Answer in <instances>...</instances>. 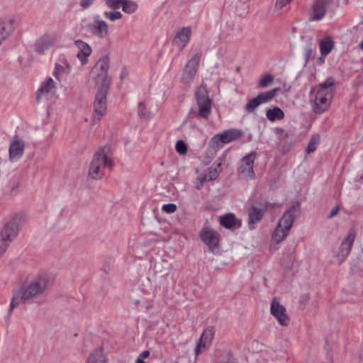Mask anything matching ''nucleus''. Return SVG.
<instances>
[{"label":"nucleus","mask_w":363,"mask_h":363,"mask_svg":"<svg viewBox=\"0 0 363 363\" xmlns=\"http://www.w3.org/2000/svg\"><path fill=\"white\" fill-rule=\"evenodd\" d=\"M313 54V50L312 48V38L308 40L307 44L304 47V57L305 63L307 64Z\"/></svg>","instance_id":"obj_32"},{"label":"nucleus","mask_w":363,"mask_h":363,"mask_svg":"<svg viewBox=\"0 0 363 363\" xmlns=\"http://www.w3.org/2000/svg\"><path fill=\"white\" fill-rule=\"evenodd\" d=\"M162 210L168 213H172L177 210V205L174 203H167L163 205Z\"/></svg>","instance_id":"obj_39"},{"label":"nucleus","mask_w":363,"mask_h":363,"mask_svg":"<svg viewBox=\"0 0 363 363\" xmlns=\"http://www.w3.org/2000/svg\"><path fill=\"white\" fill-rule=\"evenodd\" d=\"M359 48L363 50V40L360 43Z\"/></svg>","instance_id":"obj_48"},{"label":"nucleus","mask_w":363,"mask_h":363,"mask_svg":"<svg viewBox=\"0 0 363 363\" xmlns=\"http://www.w3.org/2000/svg\"><path fill=\"white\" fill-rule=\"evenodd\" d=\"M109 68V59L104 56L96 62L91 74L96 73L101 82L97 89L94 102L93 123L99 122L106 112V96L109 89L111 79L108 77L107 72Z\"/></svg>","instance_id":"obj_2"},{"label":"nucleus","mask_w":363,"mask_h":363,"mask_svg":"<svg viewBox=\"0 0 363 363\" xmlns=\"http://www.w3.org/2000/svg\"><path fill=\"white\" fill-rule=\"evenodd\" d=\"M57 40V35L55 33H45L38 38L35 44L34 48L38 54H43L45 50L51 48Z\"/></svg>","instance_id":"obj_16"},{"label":"nucleus","mask_w":363,"mask_h":363,"mask_svg":"<svg viewBox=\"0 0 363 363\" xmlns=\"http://www.w3.org/2000/svg\"><path fill=\"white\" fill-rule=\"evenodd\" d=\"M191 35V28L189 27H184L176 33L172 43L179 48V50H182L189 43Z\"/></svg>","instance_id":"obj_20"},{"label":"nucleus","mask_w":363,"mask_h":363,"mask_svg":"<svg viewBox=\"0 0 363 363\" xmlns=\"http://www.w3.org/2000/svg\"><path fill=\"white\" fill-rule=\"evenodd\" d=\"M267 208V205L260 204L259 206H252L248 209V228L250 230L255 229V223L262 220Z\"/></svg>","instance_id":"obj_17"},{"label":"nucleus","mask_w":363,"mask_h":363,"mask_svg":"<svg viewBox=\"0 0 363 363\" xmlns=\"http://www.w3.org/2000/svg\"><path fill=\"white\" fill-rule=\"evenodd\" d=\"M86 28L88 31L96 38L106 39L110 35L108 23L99 15L93 17V23L87 24Z\"/></svg>","instance_id":"obj_7"},{"label":"nucleus","mask_w":363,"mask_h":363,"mask_svg":"<svg viewBox=\"0 0 363 363\" xmlns=\"http://www.w3.org/2000/svg\"><path fill=\"white\" fill-rule=\"evenodd\" d=\"M145 105L144 104V103L143 102H140L138 104V115L140 116V117H144L146 114L145 113Z\"/></svg>","instance_id":"obj_41"},{"label":"nucleus","mask_w":363,"mask_h":363,"mask_svg":"<svg viewBox=\"0 0 363 363\" xmlns=\"http://www.w3.org/2000/svg\"><path fill=\"white\" fill-rule=\"evenodd\" d=\"M215 335V328L213 327H208L202 333L200 340L211 345V342Z\"/></svg>","instance_id":"obj_31"},{"label":"nucleus","mask_w":363,"mask_h":363,"mask_svg":"<svg viewBox=\"0 0 363 363\" xmlns=\"http://www.w3.org/2000/svg\"><path fill=\"white\" fill-rule=\"evenodd\" d=\"M56 90L57 84L54 79L52 77L46 78L36 92L37 101L48 100L55 94Z\"/></svg>","instance_id":"obj_11"},{"label":"nucleus","mask_w":363,"mask_h":363,"mask_svg":"<svg viewBox=\"0 0 363 363\" xmlns=\"http://www.w3.org/2000/svg\"><path fill=\"white\" fill-rule=\"evenodd\" d=\"M123 0H105V4L111 9L116 10L122 7Z\"/></svg>","instance_id":"obj_36"},{"label":"nucleus","mask_w":363,"mask_h":363,"mask_svg":"<svg viewBox=\"0 0 363 363\" xmlns=\"http://www.w3.org/2000/svg\"><path fill=\"white\" fill-rule=\"evenodd\" d=\"M274 77L271 74H266L259 81V86L261 88H266L269 84L274 81Z\"/></svg>","instance_id":"obj_35"},{"label":"nucleus","mask_w":363,"mask_h":363,"mask_svg":"<svg viewBox=\"0 0 363 363\" xmlns=\"http://www.w3.org/2000/svg\"><path fill=\"white\" fill-rule=\"evenodd\" d=\"M242 134V130L238 129H229L216 134L213 140L215 143H228L238 140Z\"/></svg>","instance_id":"obj_19"},{"label":"nucleus","mask_w":363,"mask_h":363,"mask_svg":"<svg viewBox=\"0 0 363 363\" xmlns=\"http://www.w3.org/2000/svg\"><path fill=\"white\" fill-rule=\"evenodd\" d=\"M138 8L136 2L131 0H123L122 10L126 13L132 14L135 13Z\"/></svg>","instance_id":"obj_29"},{"label":"nucleus","mask_w":363,"mask_h":363,"mask_svg":"<svg viewBox=\"0 0 363 363\" xmlns=\"http://www.w3.org/2000/svg\"><path fill=\"white\" fill-rule=\"evenodd\" d=\"M270 311L281 325L287 326L289 324L290 319L286 314L285 307L275 299L271 303Z\"/></svg>","instance_id":"obj_15"},{"label":"nucleus","mask_w":363,"mask_h":363,"mask_svg":"<svg viewBox=\"0 0 363 363\" xmlns=\"http://www.w3.org/2000/svg\"><path fill=\"white\" fill-rule=\"evenodd\" d=\"M209 345V344L199 339L194 350L195 359H196L199 354L203 352Z\"/></svg>","instance_id":"obj_34"},{"label":"nucleus","mask_w":363,"mask_h":363,"mask_svg":"<svg viewBox=\"0 0 363 363\" xmlns=\"http://www.w3.org/2000/svg\"><path fill=\"white\" fill-rule=\"evenodd\" d=\"M104 16L111 21H115L119 19H121L123 17L122 13L120 11H104L103 13Z\"/></svg>","instance_id":"obj_33"},{"label":"nucleus","mask_w":363,"mask_h":363,"mask_svg":"<svg viewBox=\"0 0 363 363\" xmlns=\"http://www.w3.org/2000/svg\"><path fill=\"white\" fill-rule=\"evenodd\" d=\"M257 157L255 151H252L240 160L238 167V172L243 177L253 179L255 178V172L253 169L254 162Z\"/></svg>","instance_id":"obj_10"},{"label":"nucleus","mask_w":363,"mask_h":363,"mask_svg":"<svg viewBox=\"0 0 363 363\" xmlns=\"http://www.w3.org/2000/svg\"><path fill=\"white\" fill-rule=\"evenodd\" d=\"M340 211V206H335L330 212V213L328 215V219H331L332 218H333L335 216H336L338 212Z\"/></svg>","instance_id":"obj_44"},{"label":"nucleus","mask_w":363,"mask_h":363,"mask_svg":"<svg viewBox=\"0 0 363 363\" xmlns=\"http://www.w3.org/2000/svg\"><path fill=\"white\" fill-rule=\"evenodd\" d=\"M136 363H146L144 360H143L141 358H138L136 360Z\"/></svg>","instance_id":"obj_47"},{"label":"nucleus","mask_w":363,"mask_h":363,"mask_svg":"<svg viewBox=\"0 0 363 363\" xmlns=\"http://www.w3.org/2000/svg\"><path fill=\"white\" fill-rule=\"evenodd\" d=\"M24 142L18 136L15 135L9 146V158L11 161L20 159L24 152Z\"/></svg>","instance_id":"obj_18"},{"label":"nucleus","mask_w":363,"mask_h":363,"mask_svg":"<svg viewBox=\"0 0 363 363\" xmlns=\"http://www.w3.org/2000/svg\"><path fill=\"white\" fill-rule=\"evenodd\" d=\"M109 146H104L99 150L93 156L90 163L88 177L91 179H99L104 174L106 167H111L112 161L108 158Z\"/></svg>","instance_id":"obj_4"},{"label":"nucleus","mask_w":363,"mask_h":363,"mask_svg":"<svg viewBox=\"0 0 363 363\" xmlns=\"http://www.w3.org/2000/svg\"><path fill=\"white\" fill-rule=\"evenodd\" d=\"M360 180L363 181V174L360 177Z\"/></svg>","instance_id":"obj_49"},{"label":"nucleus","mask_w":363,"mask_h":363,"mask_svg":"<svg viewBox=\"0 0 363 363\" xmlns=\"http://www.w3.org/2000/svg\"><path fill=\"white\" fill-rule=\"evenodd\" d=\"M291 0H277L275 6L278 9H281L284 6L288 4Z\"/></svg>","instance_id":"obj_42"},{"label":"nucleus","mask_w":363,"mask_h":363,"mask_svg":"<svg viewBox=\"0 0 363 363\" xmlns=\"http://www.w3.org/2000/svg\"><path fill=\"white\" fill-rule=\"evenodd\" d=\"M221 363H237L235 359L233 357L232 352L228 351L227 352V360L223 361Z\"/></svg>","instance_id":"obj_43"},{"label":"nucleus","mask_w":363,"mask_h":363,"mask_svg":"<svg viewBox=\"0 0 363 363\" xmlns=\"http://www.w3.org/2000/svg\"><path fill=\"white\" fill-rule=\"evenodd\" d=\"M289 230H286L282 225L278 223L274 233L272 234V239L276 243H279L287 236Z\"/></svg>","instance_id":"obj_28"},{"label":"nucleus","mask_w":363,"mask_h":363,"mask_svg":"<svg viewBox=\"0 0 363 363\" xmlns=\"http://www.w3.org/2000/svg\"><path fill=\"white\" fill-rule=\"evenodd\" d=\"M96 1V0H80L79 6L82 9H89L93 4Z\"/></svg>","instance_id":"obj_40"},{"label":"nucleus","mask_w":363,"mask_h":363,"mask_svg":"<svg viewBox=\"0 0 363 363\" xmlns=\"http://www.w3.org/2000/svg\"><path fill=\"white\" fill-rule=\"evenodd\" d=\"M335 43L332 38L325 36L319 43V49L321 54L320 60L324 62V58L333 50Z\"/></svg>","instance_id":"obj_25"},{"label":"nucleus","mask_w":363,"mask_h":363,"mask_svg":"<svg viewBox=\"0 0 363 363\" xmlns=\"http://www.w3.org/2000/svg\"><path fill=\"white\" fill-rule=\"evenodd\" d=\"M356 235L357 233L353 228H350L347 231V235L342 241L338 252L336 255L337 264L338 265H340L350 253Z\"/></svg>","instance_id":"obj_8"},{"label":"nucleus","mask_w":363,"mask_h":363,"mask_svg":"<svg viewBox=\"0 0 363 363\" xmlns=\"http://www.w3.org/2000/svg\"><path fill=\"white\" fill-rule=\"evenodd\" d=\"M335 84L334 78L330 77L311 90V107L313 112L321 114L328 109L333 98Z\"/></svg>","instance_id":"obj_3"},{"label":"nucleus","mask_w":363,"mask_h":363,"mask_svg":"<svg viewBox=\"0 0 363 363\" xmlns=\"http://www.w3.org/2000/svg\"><path fill=\"white\" fill-rule=\"evenodd\" d=\"M74 45L79 50L77 57L82 64H85L87 62L88 57L91 54L92 50L90 45L82 40H76Z\"/></svg>","instance_id":"obj_21"},{"label":"nucleus","mask_w":363,"mask_h":363,"mask_svg":"<svg viewBox=\"0 0 363 363\" xmlns=\"http://www.w3.org/2000/svg\"><path fill=\"white\" fill-rule=\"evenodd\" d=\"M299 211L300 208L298 203L292 205L286 211L284 212L278 223L279 225H282L284 228H286V230H290L294 220L299 215Z\"/></svg>","instance_id":"obj_13"},{"label":"nucleus","mask_w":363,"mask_h":363,"mask_svg":"<svg viewBox=\"0 0 363 363\" xmlns=\"http://www.w3.org/2000/svg\"><path fill=\"white\" fill-rule=\"evenodd\" d=\"M176 150L181 155H184L187 152V147L185 143L180 140L176 143Z\"/></svg>","instance_id":"obj_38"},{"label":"nucleus","mask_w":363,"mask_h":363,"mask_svg":"<svg viewBox=\"0 0 363 363\" xmlns=\"http://www.w3.org/2000/svg\"><path fill=\"white\" fill-rule=\"evenodd\" d=\"M194 95L198 106V111L194 113V116L208 119L212 112V104L206 87L203 85L199 86Z\"/></svg>","instance_id":"obj_6"},{"label":"nucleus","mask_w":363,"mask_h":363,"mask_svg":"<svg viewBox=\"0 0 363 363\" xmlns=\"http://www.w3.org/2000/svg\"><path fill=\"white\" fill-rule=\"evenodd\" d=\"M308 298H309L308 295L304 294V295L301 296V303L306 302L308 300Z\"/></svg>","instance_id":"obj_46"},{"label":"nucleus","mask_w":363,"mask_h":363,"mask_svg":"<svg viewBox=\"0 0 363 363\" xmlns=\"http://www.w3.org/2000/svg\"><path fill=\"white\" fill-rule=\"evenodd\" d=\"M70 70V67L69 65H67L66 67L57 64L55 65V69L53 71V75L59 79V74L62 72H69Z\"/></svg>","instance_id":"obj_37"},{"label":"nucleus","mask_w":363,"mask_h":363,"mask_svg":"<svg viewBox=\"0 0 363 363\" xmlns=\"http://www.w3.org/2000/svg\"><path fill=\"white\" fill-rule=\"evenodd\" d=\"M320 135L318 134H314L311 136L306 148V152L308 154L313 152L316 150L317 145L320 143Z\"/></svg>","instance_id":"obj_30"},{"label":"nucleus","mask_w":363,"mask_h":363,"mask_svg":"<svg viewBox=\"0 0 363 363\" xmlns=\"http://www.w3.org/2000/svg\"><path fill=\"white\" fill-rule=\"evenodd\" d=\"M220 223L227 229L239 228L241 227V220L236 218L233 213H229L220 217Z\"/></svg>","instance_id":"obj_23"},{"label":"nucleus","mask_w":363,"mask_h":363,"mask_svg":"<svg viewBox=\"0 0 363 363\" xmlns=\"http://www.w3.org/2000/svg\"><path fill=\"white\" fill-rule=\"evenodd\" d=\"M86 363H106V357L102 347H97L91 351Z\"/></svg>","instance_id":"obj_26"},{"label":"nucleus","mask_w":363,"mask_h":363,"mask_svg":"<svg viewBox=\"0 0 363 363\" xmlns=\"http://www.w3.org/2000/svg\"><path fill=\"white\" fill-rule=\"evenodd\" d=\"M200 238L211 251L218 250L219 235L216 231L209 228H203L200 232Z\"/></svg>","instance_id":"obj_14"},{"label":"nucleus","mask_w":363,"mask_h":363,"mask_svg":"<svg viewBox=\"0 0 363 363\" xmlns=\"http://www.w3.org/2000/svg\"><path fill=\"white\" fill-rule=\"evenodd\" d=\"M20 216H13L0 231V257L6 252L20 231Z\"/></svg>","instance_id":"obj_5"},{"label":"nucleus","mask_w":363,"mask_h":363,"mask_svg":"<svg viewBox=\"0 0 363 363\" xmlns=\"http://www.w3.org/2000/svg\"><path fill=\"white\" fill-rule=\"evenodd\" d=\"M279 87L268 90L259 94L256 97L248 101L245 106V110L249 113H252L261 104L270 102L275 96L277 92L279 91Z\"/></svg>","instance_id":"obj_9"},{"label":"nucleus","mask_w":363,"mask_h":363,"mask_svg":"<svg viewBox=\"0 0 363 363\" xmlns=\"http://www.w3.org/2000/svg\"><path fill=\"white\" fill-rule=\"evenodd\" d=\"M149 355H150V352L148 350H144L140 353L139 358H140V357L147 358L149 357Z\"/></svg>","instance_id":"obj_45"},{"label":"nucleus","mask_w":363,"mask_h":363,"mask_svg":"<svg viewBox=\"0 0 363 363\" xmlns=\"http://www.w3.org/2000/svg\"><path fill=\"white\" fill-rule=\"evenodd\" d=\"M326 10V1L325 0H316L313 6L312 21H320L325 16Z\"/></svg>","instance_id":"obj_24"},{"label":"nucleus","mask_w":363,"mask_h":363,"mask_svg":"<svg viewBox=\"0 0 363 363\" xmlns=\"http://www.w3.org/2000/svg\"><path fill=\"white\" fill-rule=\"evenodd\" d=\"M266 117L270 121L281 120L284 118V113L280 108L274 107L266 111Z\"/></svg>","instance_id":"obj_27"},{"label":"nucleus","mask_w":363,"mask_h":363,"mask_svg":"<svg viewBox=\"0 0 363 363\" xmlns=\"http://www.w3.org/2000/svg\"><path fill=\"white\" fill-rule=\"evenodd\" d=\"M220 166L221 163L220 162L218 163L216 167H209L206 173L199 177L198 179L200 181V184L196 186L197 189H200L204 182L215 180L219 175Z\"/></svg>","instance_id":"obj_22"},{"label":"nucleus","mask_w":363,"mask_h":363,"mask_svg":"<svg viewBox=\"0 0 363 363\" xmlns=\"http://www.w3.org/2000/svg\"><path fill=\"white\" fill-rule=\"evenodd\" d=\"M201 55V53L200 52L196 53L187 62L182 77L184 82L190 83L194 79L197 72Z\"/></svg>","instance_id":"obj_12"},{"label":"nucleus","mask_w":363,"mask_h":363,"mask_svg":"<svg viewBox=\"0 0 363 363\" xmlns=\"http://www.w3.org/2000/svg\"><path fill=\"white\" fill-rule=\"evenodd\" d=\"M53 284V278L46 273L34 276L14 293L9 311H11L20 303L31 304L34 303L38 298L45 294Z\"/></svg>","instance_id":"obj_1"}]
</instances>
